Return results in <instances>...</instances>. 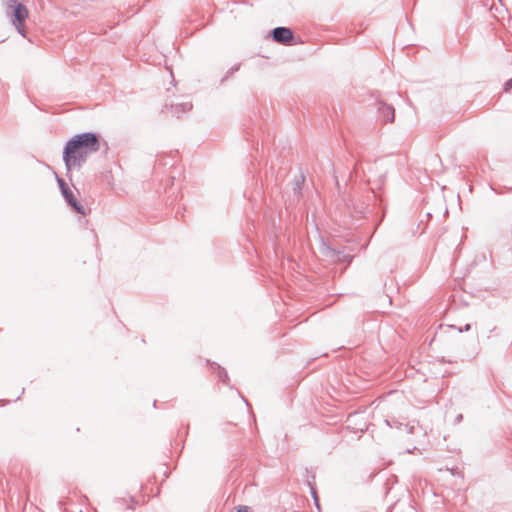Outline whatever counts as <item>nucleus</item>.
I'll return each instance as SVG.
<instances>
[{
    "label": "nucleus",
    "instance_id": "obj_21",
    "mask_svg": "<svg viewBox=\"0 0 512 512\" xmlns=\"http://www.w3.org/2000/svg\"><path fill=\"white\" fill-rule=\"evenodd\" d=\"M462 419H463V415H462V414H458V415L456 416V418H455V422H456V423H460V422L462 421Z\"/></svg>",
    "mask_w": 512,
    "mask_h": 512
},
{
    "label": "nucleus",
    "instance_id": "obj_9",
    "mask_svg": "<svg viewBox=\"0 0 512 512\" xmlns=\"http://www.w3.org/2000/svg\"><path fill=\"white\" fill-rule=\"evenodd\" d=\"M305 182V175L303 173H300L299 177H297L292 185V190L295 195L299 196L300 192L302 190V186Z\"/></svg>",
    "mask_w": 512,
    "mask_h": 512
},
{
    "label": "nucleus",
    "instance_id": "obj_3",
    "mask_svg": "<svg viewBox=\"0 0 512 512\" xmlns=\"http://www.w3.org/2000/svg\"><path fill=\"white\" fill-rule=\"evenodd\" d=\"M273 41L282 45H291L294 40V33L289 27L279 26L270 31Z\"/></svg>",
    "mask_w": 512,
    "mask_h": 512
},
{
    "label": "nucleus",
    "instance_id": "obj_17",
    "mask_svg": "<svg viewBox=\"0 0 512 512\" xmlns=\"http://www.w3.org/2000/svg\"><path fill=\"white\" fill-rule=\"evenodd\" d=\"M309 486H310V489H311V495L313 497V500L317 499L318 496H317V492H316L315 488H313L310 483H309Z\"/></svg>",
    "mask_w": 512,
    "mask_h": 512
},
{
    "label": "nucleus",
    "instance_id": "obj_13",
    "mask_svg": "<svg viewBox=\"0 0 512 512\" xmlns=\"http://www.w3.org/2000/svg\"><path fill=\"white\" fill-rule=\"evenodd\" d=\"M57 182H58L59 188L61 190V194H63V189H66L67 191L70 190L69 186L66 184V182L62 178L57 177Z\"/></svg>",
    "mask_w": 512,
    "mask_h": 512
},
{
    "label": "nucleus",
    "instance_id": "obj_7",
    "mask_svg": "<svg viewBox=\"0 0 512 512\" xmlns=\"http://www.w3.org/2000/svg\"><path fill=\"white\" fill-rule=\"evenodd\" d=\"M209 364L211 366V370L217 375L219 381H221L223 384L229 386L230 379H229L227 371L215 362H212Z\"/></svg>",
    "mask_w": 512,
    "mask_h": 512
},
{
    "label": "nucleus",
    "instance_id": "obj_8",
    "mask_svg": "<svg viewBox=\"0 0 512 512\" xmlns=\"http://www.w3.org/2000/svg\"><path fill=\"white\" fill-rule=\"evenodd\" d=\"M170 108L172 113L179 117L180 114L190 111L192 109V104L189 102L176 103L171 104Z\"/></svg>",
    "mask_w": 512,
    "mask_h": 512
},
{
    "label": "nucleus",
    "instance_id": "obj_16",
    "mask_svg": "<svg viewBox=\"0 0 512 512\" xmlns=\"http://www.w3.org/2000/svg\"><path fill=\"white\" fill-rule=\"evenodd\" d=\"M116 502L121 504V505H126L127 506V503L129 502V499L127 500L126 498H117Z\"/></svg>",
    "mask_w": 512,
    "mask_h": 512
},
{
    "label": "nucleus",
    "instance_id": "obj_19",
    "mask_svg": "<svg viewBox=\"0 0 512 512\" xmlns=\"http://www.w3.org/2000/svg\"><path fill=\"white\" fill-rule=\"evenodd\" d=\"M470 329H471V325L470 324H466L464 329L458 328V332L461 333L463 331H469Z\"/></svg>",
    "mask_w": 512,
    "mask_h": 512
},
{
    "label": "nucleus",
    "instance_id": "obj_25",
    "mask_svg": "<svg viewBox=\"0 0 512 512\" xmlns=\"http://www.w3.org/2000/svg\"><path fill=\"white\" fill-rule=\"evenodd\" d=\"M241 398H242V400L244 401V403H246V405H247V406H249V404H248L247 400H246L242 395H241Z\"/></svg>",
    "mask_w": 512,
    "mask_h": 512
},
{
    "label": "nucleus",
    "instance_id": "obj_18",
    "mask_svg": "<svg viewBox=\"0 0 512 512\" xmlns=\"http://www.w3.org/2000/svg\"><path fill=\"white\" fill-rule=\"evenodd\" d=\"M309 486H310V489H311V495L313 497V500L317 499L318 496H317V492H316L315 488H313L310 483H309Z\"/></svg>",
    "mask_w": 512,
    "mask_h": 512
},
{
    "label": "nucleus",
    "instance_id": "obj_22",
    "mask_svg": "<svg viewBox=\"0 0 512 512\" xmlns=\"http://www.w3.org/2000/svg\"><path fill=\"white\" fill-rule=\"evenodd\" d=\"M335 180H336V185H337V188L339 190V192L341 191V186H340V182H339V178L337 175H335Z\"/></svg>",
    "mask_w": 512,
    "mask_h": 512
},
{
    "label": "nucleus",
    "instance_id": "obj_24",
    "mask_svg": "<svg viewBox=\"0 0 512 512\" xmlns=\"http://www.w3.org/2000/svg\"><path fill=\"white\" fill-rule=\"evenodd\" d=\"M57 504H58L59 508H62V506L64 505V502L60 500L57 502Z\"/></svg>",
    "mask_w": 512,
    "mask_h": 512
},
{
    "label": "nucleus",
    "instance_id": "obj_12",
    "mask_svg": "<svg viewBox=\"0 0 512 512\" xmlns=\"http://www.w3.org/2000/svg\"><path fill=\"white\" fill-rule=\"evenodd\" d=\"M384 180H385V176L384 175L379 176V178L374 182L375 186H372V188H371L372 191L374 192L375 189H380L381 186L384 183Z\"/></svg>",
    "mask_w": 512,
    "mask_h": 512
},
{
    "label": "nucleus",
    "instance_id": "obj_10",
    "mask_svg": "<svg viewBox=\"0 0 512 512\" xmlns=\"http://www.w3.org/2000/svg\"><path fill=\"white\" fill-rule=\"evenodd\" d=\"M359 177V163L356 162L353 169L350 170L347 174L346 183L352 181L353 179H357Z\"/></svg>",
    "mask_w": 512,
    "mask_h": 512
},
{
    "label": "nucleus",
    "instance_id": "obj_14",
    "mask_svg": "<svg viewBox=\"0 0 512 512\" xmlns=\"http://www.w3.org/2000/svg\"><path fill=\"white\" fill-rule=\"evenodd\" d=\"M138 504V501L134 497L129 498V502L127 503V509L134 510L135 506Z\"/></svg>",
    "mask_w": 512,
    "mask_h": 512
},
{
    "label": "nucleus",
    "instance_id": "obj_4",
    "mask_svg": "<svg viewBox=\"0 0 512 512\" xmlns=\"http://www.w3.org/2000/svg\"><path fill=\"white\" fill-rule=\"evenodd\" d=\"M62 196L64 197L68 206L71 207V209L75 213L81 214V215L86 214L84 206L77 200V198L75 197V195L71 189L69 191H67L66 189H63Z\"/></svg>",
    "mask_w": 512,
    "mask_h": 512
},
{
    "label": "nucleus",
    "instance_id": "obj_2",
    "mask_svg": "<svg viewBox=\"0 0 512 512\" xmlns=\"http://www.w3.org/2000/svg\"><path fill=\"white\" fill-rule=\"evenodd\" d=\"M6 15L14 25L20 35L25 37L26 30L24 22L28 17V10L24 4L18 0H6Z\"/></svg>",
    "mask_w": 512,
    "mask_h": 512
},
{
    "label": "nucleus",
    "instance_id": "obj_6",
    "mask_svg": "<svg viewBox=\"0 0 512 512\" xmlns=\"http://www.w3.org/2000/svg\"><path fill=\"white\" fill-rule=\"evenodd\" d=\"M321 253L324 256L331 258L333 261L338 262L344 261L348 257L347 255L342 254L341 252L331 248L325 243H323L321 246Z\"/></svg>",
    "mask_w": 512,
    "mask_h": 512
},
{
    "label": "nucleus",
    "instance_id": "obj_23",
    "mask_svg": "<svg viewBox=\"0 0 512 512\" xmlns=\"http://www.w3.org/2000/svg\"><path fill=\"white\" fill-rule=\"evenodd\" d=\"M314 504L317 507V509L320 510L319 498L314 500Z\"/></svg>",
    "mask_w": 512,
    "mask_h": 512
},
{
    "label": "nucleus",
    "instance_id": "obj_5",
    "mask_svg": "<svg viewBox=\"0 0 512 512\" xmlns=\"http://www.w3.org/2000/svg\"><path fill=\"white\" fill-rule=\"evenodd\" d=\"M378 113L379 117L384 122L392 123L395 118V110L393 106L386 104L385 102L379 101L378 102Z\"/></svg>",
    "mask_w": 512,
    "mask_h": 512
},
{
    "label": "nucleus",
    "instance_id": "obj_1",
    "mask_svg": "<svg viewBox=\"0 0 512 512\" xmlns=\"http://www.w3.org/2000/svg\"><path fill=\"white\" fill-rule=\"evenodd\" d=\"M100 149V136L93 132H84L70 138L63 149V161L66 170L80 169L88 156Z\"/></svg>",
    "mask_w": 512,
    "mask_h": 512
},
{
    "label": "nucleus",
    "instance_id": "obj_11",
    "mask_svg": "<svg viewBox=\"0 0 512 512\" xmlns=\"http://www.w3.org/2000/svg\"><path fill=\"white\" fill-rule=\"evenodd\" d=\"M240 68L239 64L232 66L225 74V76L221 79L220 83H224L231 75H233Z\"/></svg>",
    "mask_w": 512,
    "mask_h": 512
},
{
    "label": "nucleus",
    "instance_id": "obj_15",
    "mask_svg": "<svg viewBox=\"0 0 512 512\" xmlns=\"http://www.w3.org/2000/svg\"><path fill=\"white\" fill-rule=\"evenodd\" d=\"M512 89V77L504 83V91L509 92Z\"/></svg>",
    "mask_w": 512,
    "mask_h": 512
},
{
    "label": "nucleus",
    "instance_id": "obj_26",
    "mask_svg": "<svg viewBox=\"0 0 512 512\" xmlns=\"http://www.w3.org/2000/svg\"><path fill=\"white\" fill-rule=\"evenodd\" d=\"M414 426H411L409 429V433H413Z\"/></svg>",
    "mask_w": 512,
    "mask_h": 512
},
{
    "label": "nucleus",
    "instance_id": "obj_20",
    "mask_svg": "<svg viewBox=\"0 0 512 512\" xmlns=\"http://www.w3.org/2000/svg\"><path fill=\"white\" fill-rule=\"evenodd\" d=\"M236 512H248L247 506H239Z\"/></svg>",
    "mask_w": 512,
    "mask_h": 512
}]
</instances>
